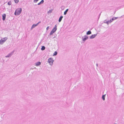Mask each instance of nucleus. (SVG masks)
I'll return each mask as SVG.
<instances>
[{
	"label": "nucleus",
	"instance_id": "423d86ee",
	"mask_svg": "<svg viewBox=\"0 0 124 124\" xmlns=\"http://www.w3.org/2000/svg\"><path fill=\"white\" fill-rule=\"evenodd\" d=\"M97 33L93 35H92L90 37V38L91 39H93L94 38L97 36Z\"/></svg>",
	"mask_w": 124,
	"mask_h": 124
},
{
	"label": "nucleus",
	"instance_id": "9d476101",
	"mask_svg": "<svg viewBox=\"0 0 124 124\" xmlns=\"http://www.w3.org/2000/svg\"><path fill=\"white\" fill-rule=\"evenodd\" d=\"M44 0H42L39 3H38V5H39L41 4H43L44 2Z\"/></svg>",
	"mask_w": 124,
	"mask_h": 124
},
{
	"label": "nucleus",
	"instance_id": "0eeeda50",
	"mask_svg": "<svg viewBox=\"0 0 124 124\" xmlns=\"http://www.w3.org/2000/svg\"><path fill=\"white\" fill-rule=\"evenodd\" d=\"M57 29V26L56 25L54 26V28L52 29V31H54V32H55L56 31Z\"/></svg>",
	"mask_w": 124,
	"mask_h": 124
},
{
	"label": "nucleus",
	"instance_id": "f03ea898",
	"mask_svg": "<svg viewBox=\"0 0 124 124\" xmlns=\"http://www.w3.org/2000/svg\"><path fill=\"white\" fill-rule=\"evenodd\" d=\"M54 60L53 58H50L48 59V62L49 64L50 65H52L53 64Z\"/></svg>",
	"mask_w": 124,
	"mask_h": 124
},
{
	"label": "nucleus",
	"instance_id": "7ed1b4c3",
	"mask_svg": "<svg viewBox=\"0 0 124 124\" xmlns=\"http://www.w3.org/2000/svg\"><path fill=\"white\" fill-rule=\"evenodd\" d=\"M7 38L6 37H5L0 40V44L2 45L7 39Z\"/></svg>",
	"mask_w": 124,
	"mask_h": 124
},
{
	"label": "nucleus",
	"instance_id": "f257e3e1",
	"mask_svg": "<svg viewBox=\"0 0 124 124\" xmlns=\"http://www.w3.org/2000/svg\"><path fill=\"white\" fill-rule=\"evenodd\" d=\"M22 8H20L16 9L15 13V15H19L22 11Z\"/></svg>",
	"mask_w": 124,
	"mask_h": 124
},
{
	"label": "nucleus",
	"instance_id": "2eb2a0df",
	"mask_svg": "<svg viewBox=\"0 0 124 124\" xmlns=\"http://www.w3.org/2000/svg\"><path fill=\"white\" fill-rule=\"evenodd\" d=\"M105 94L103 95L102 96V99L103 101H104L105 100Z\"/></svg>",
	"mask_w": 124,
	"mask_h": 124
},
{
	"label": "nucleus",
	"instance_id": "b1692460",
	"mask_svg": "<svg viewBox=\"0 0 124 124\" xmlns=\"http://www.w3.org/2000/svg\"><path fill=\"white\" fill-rule=\"evenodd\" d=\"M39 0H34L33 2L34 3H36Z\"/></svg>",
	"mask_w": 124,
	"mask_h": 124
},
{
	"label": "nucleus",
	"instance_id": "393cba45",
	"mask_svg": "<svg viewBox=\"0 0 124 124\" xmlns=\"http://www.w3.org/2000/svg\"><path fill=\"white\" fill-rule=\"evenodd\" d=\"M105 21H106V20H105V21H104V23H106L107 24H108V21H106V22H105Z\"/></svg>",
	"mask_w": 124,
	"mask_h": 124
},
{
	"label": "nucleus",
	"instance_id": "cd10ccee",
	"mask_svg": "<svg viewBox=\"0 0 124 124\" xmlns=\"http://www.w3.org/2000/svg\"><path fill=\"white\" fill-rule=\"evenodd\" d=\"M64 8V6H62L61 7V8Z\"/></svg>",
	"mask_w": 124,
	"mask_h": 124
},
{
	"label": "nucleus",
	"instance_id": "f3484780",
	"mask_svg": "<svg viewBox=\"0 0 124 124\" xmlns=\"http://www.w3.org/2000/svg\"><path fill=\"white\" fill-rule=\"evenodd\" d=\"M118 18V17H114L111 19L112 21L114 20L117 19Z\"/></svg>",
	"mask_w": 124,
	"mask_h": 124
},
{
	"label": "nucleus",
	"instance_id": "a211bd4d",
	"mask_svg": "<svg viewBox=\"0 0 124 124\" xmlns=\"http://www.w3.org/2000/svg\"><path fill=\"white\" fill-rule=\"evenodd\" d=\"M54 32H55L54 31H51L49 34L50 35H52L53 34Z\"/></svg>",
	"mask_w": 124,
	"mask_h": 124
},
{
	"label": "nucleus",
	"instance_id": "6e6552de",
	"mask_svg": "<svg viewBox=\"0 0 124 124\" xmlns=\"http://www.w3.org/2000/svg\"><path fill=\"white\" fill-rule=\"evenodd\" d=\"M38 25V24H33L32 25V26L31 28V30H32L33 28H34L36 26H37Z\"/></svg>",
	"mask_w": 124,
	"mask_h": 124
},
{
	"label": "nucleus",
	"instance_id": "9b49d317",
	"mask_svg": "<svg viewBox=\"0 0 124 124\" xmlns=\"http://www.w3.org/2000/svg\"><path fill=\"white\" fill-rule=\"evenodd\" d=\"M41 64V63L40 62H38L36 63V66H39Z\"/></svg>",
	"mask_w": 124,
	"mask_h": 124
},
{
	"label": "nucleus",
	"instance_id": "a878e982",
	"mask_svg": "<svg viewBox=\"0 0 124 124\" xmlns=\"http://www.w3.org/2000/svg\"><path fill=\"white\" fill-rule=\"evenodd\" d=\"M49 29V26H48L46 28V30L47 31L48 30V29Z\"/></svg>",
	"mask_w": 124,
	"mask_h": 124
},
{
	"label": "nucleus",
	"instance_id": "4468645a",
	"mask_svg": "<svg viewBox=\"0 0 124 124\" xmlns=\"http://www.w3.org/2000/svg\"><path fill=\"white\" fill-rule=\"evenodd\" d=\"M69 10V9H67L64 12V15H66L67 14V12H68Z\"/></svg>",
	"mask_w": 124,
	"mask_h": 124
},
{
	"label": "nucleus",
	"instance_id": "1a4fd4ad",
	"mask_svg": "<svg viewBox=\"0 0 124 124\" xmlns=\"http://www.w3.org/2000/svg\"><path fill=\"white\" fill-rule=\"evenodd\" d=\"M6 15L5 14H4L2 15V20L3 21H4L6 19Z\"/></svg>",
	"mask_w": 124,
	"mask_h": 124
},
{
	"label": "nucleus",
	"instance_id": "dca6fc26",
	"mask_svg": "<svg viewBox=\"0 0 124 124\" xmlns=\"http://www.w3.org/2000/svg\"><path fill=\"white\" fill-rule=\"evenodd\" d=\"M45 49V46H42L41 49L42 50H44Z\"/></svg>",
	"mask_w": 124,
	"mask_h": 124
},
{
	"label": "nucleus",
	"instance_id": "4be33fe9",
	"mask_svg": "<svg viewBox=\"0 0 124 124\" xmlns=\"http://www.w3.org/2000/svg\"><path fill=\"white\" fill-rule=\"evenodd\" d=\"M15 2L16 3H18L19 1V0H14Z\"/></svg>",
	"mask_w": 124,
	"mask_h": 124
},
{
	"label": "nucleus",
	"instance_id": "c756f323",
	"mask_svg": "<svg viewBox=\"0 0 124 124\" xmlns=\"http://www.w3.org/2000/svg\"><path fill=\"white\" fill-rule=\"evenodd\" d=\"M101 15V13L100 14H99V17H100V15Z\"/></svg>",
	"mask_w": 124,
	"mask_h": 124
},
{
	"label": "nucleus",
	"instance_id": "39448f33",
	"mask_svg": "<svg viewBox=\"0 0 124 124\" xmlns=\"http://www.w3.org/2000/svg\"><path fill=\"white\" fill-rule=\"evenodd\" d=\"M82 40L83 41H85L88 39V37L87 36L85 35L84 37H82Z\"/></svg>",
	"mask_w": 124,
	"mask_h": 124
},
{
	"label": "nucleus",
	"instance_id": "f8f14e48",
	"mask_svg": "<svg viewBox=\"0 0 124 124\" xmlns=\"http://www.w3.org/2000/svg\"><path fill=\"white\" fill-rule=\"evenodd\" d=\"M63 17V16H61L59 17L58 20L59 22H60L61 21Z\"/></svg>",
	"mask_w": 124,
	"mask_h": 124
},
{
	"label": "nucleus",
	"instance_id": "412c9836",
	"mask_svg": "<svg viewBox=\"0 0 124 124\" xmlns=\"http://www.w3.org/2000/svg\"><path fill=\"white\" fill-rule=\"evenodd\" d=\"M57 52L56 51H55L53 55H57Z\"/></svg>",
	"mask_w": 124,
	"mask_h": 124
},
{
	"label": "nucleus",
	"instance_id": "6ab92c4d",
	"mask_svg": "<svg viewBox=\"0 0 124 124\" xmlns=\"http://www.w3.org/2000/svg\"><path fill=\"white\" fill-rule=\"evenodd\" d=\"M53 11V10L51 9L49 10L47 12V13L49 14V13H51L52 11Z\"/></svg>",
	"mask_w": 124,
	"mask_h": 124
},
{
	"label": "nucleus",
	"instance_id": "20e7f679",
	"mask_svg": "<svg viewBox=\"0 0 124 124\" xmlns=\"http://www.w3.org/2000/svg\"><path fill=\"white\" fill-rule=\"evenodd\" d=\"M14 50H13V51L8 54L7 55L5 56V57L6 58L9 57H11L13 54Z\"/></svg>",
	"mask_w": 124,
	"mask_h": 124
},
{
	"label": "nucleus",
	"instance_id": "5701e85b",
	"mask_svg": "<svg viewBox=\"0 0 124 124\" xmlns=\"http://www.w3.org/2000/svg\"><path fill=\"white\" fill-rule=\"evenodd\" d=\"M108 23H111L112 21V20L111 19H110V20L108 21Z\"/></svg>",
	"mask_w": 124,
	"mask_h": 124
},
{
	"label": "nucleus",
	"instance_id": "ddd939ff",
	"mask_svg": "<svg viewBox=\"0 0 124 124\" xmlns=\"http://www.w3.org/2000/svg\"><path fill=\"white\" fill-rule=\"evenodd\" d=\"M91 32L90 31H89L86 33V34L87 35H90L91 34Z\"/></svg>",
	"mask_w": 124,
	"mask_h": 124
},
{
	"label": "nucleus",
	"instance_id": "aec40b11",
	"mask_svg": "<svg viewBox=\"0 0 124 124\" xmlns=\"http://www.w3.org/2000/svg\"><path fill=\"white\" fill-rule=\"evenodd\" d=\"M11 1H9L8 3V5H11Z\"/></svg>",
	"mask_w": 124,
	"mask_h": 124
},
{
	"label": "nucleus",
	"instance_id": "7c9ffc66",
	"mask_svg": "<svg viewBox=\"0 0 124 124\" xmlns=\"http://www.w3.org/2000/svg\"><path fill=\"white\" fill-rule=\"evenodd\" d=\"M114 124H116V123H115Z\"/></svg>",
	"mask_w": 124,
	"mask_h": 124
},
{
	"label": "nucleus",
	"instance_id": "c85d7f7f",
	"mask_svg": "<svg viewBox=\"0 0 124 124\" xmlns=\"http://www.w3.org/2000/svg\"><path fill=\"white\" fill-rule=\"evenodd\" d=\"M96 65L97 66H98V64H96Z\"/></svg>",
	"mask_w": 124,
	"mask_h": 124
},
{
	"label": "nucleus",
	"instance_id": "bb28decb",
	"mask_svg": "<svg viewBox=\"0 0 124 124\" xmlns=\"http://www.w3.org/2000/svg\"><path fill=\"white\" fill-rule=\"evenodd\" d=\"M41 23V22L40 21H39V22L37 24H38H38H39V23Z\"/></svg>",
	"mask_w": 124,
	"mask_h": 124
}]
</instances>
